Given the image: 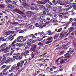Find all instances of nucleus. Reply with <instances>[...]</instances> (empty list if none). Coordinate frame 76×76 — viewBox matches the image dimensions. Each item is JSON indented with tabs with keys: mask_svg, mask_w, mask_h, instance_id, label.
I'll use <instances>...</instances> for the list:
<instances>
[{
	"mask_svg": "<svg viewBox=\"0 0 76 76\" xmlns=\"http://www.w3.org/2000/svg\"><path fill=\"white\" fill-rule=\"evenodd\" d=\"M23 37L22 36H20L18 37L16 39H15L11 44V45H10L8 47H10V49L11 48V50H15L16 48H15V43H16L17 41V42H19L21 41V39L23 38Z\"/></svg>",
	"mask_w": 76,
	"mask_h": 76,
	"instance_id": "nucleus-1",
	"label": "nucleus"
},
{
	"mask_svg": "<svg viewBox=\"0 0 76 76\" xmlns=\"http://www.w3.org/2000/svg\"><path fill=\"white\" fill-rule=\"evenodd\" d=\"M24 63V61H22L20 63L18 62L16 66L15 67V68H16V70L17 71H19L20 70V67H22Z\"/></svg>",
	"mask_w": 76,
	"mask_h": 76,
	"instance_id": "nucleus-2",
	"label": "nucleus"
},
{
	"mask_svg": "<svg viewBox=\"0 0 76 76\" xmlns=\"http://www.w3.org/2000/svg\"><path fill=\"white\" fill-rule=\"evenodd\" d=\"M10 49V47H7L5 49H4V53H7L9 52V50Z\"/></svg>",
	"mask_w": 76,
	"mask_h": 76,
	"instance_id": "nucleus-3",
	"label": "nucleus"
},
{
	"mask_svg": "<svg viewBox=\"0 0 76 76\" xmlns=\"http://www.w3.org/2000/svg\"><path fill=\"white\" fill-rule=\"evenodd\" d=\"M16 64H15L14 65H13V66H12L11 68V70H12L13 71L15 72H17L18 70H16V68H15V67H16Z\"/></svg>",
	"mask_w": 76,
	"mask_h": 76,
	"instance_id": "nucleus-4",
	"label": "nucleus"
},
{
	"mask_svg": "<svg viewBox=\"0 0 76 76\" xmlns=\"http://www.w3.org/2000/svg\"><path fill=\"white\" fill-rule=\"evenodd\" d=\"M33 47L31 49V51H34L35 50V49H36L37 48V45L35 44H33L32 45Z\"/></svg>",
	"mask_w": 76,
	"mask_h": 76,
	"instance_id": "nucleus-5",
	"label": "nucleus"
},
{
	"mask_svg": "<svg viewBox=\"0 0 76 76\" xmlns=\"http://www.w3.org/2000/svg\"><path fill=\"white\" fill-rule=\"evenodd\" d=\"M6 56L5 55H4L2 56V59L1 60V61L2 63H4L6 61Z\"/></svg>",
	"mask_w": 76,
	"mask_h": 76,
	"instance_id": "nucleus-6",
	"label": "nucleus"
},
{
	"mask_svg": "<svg viewBox=\"0 0 76 76\" xmlns=\"http://www.w3.org/2000/svg\"><path fill=\"white\" fill-rule=\"evenodd\" d=\"M15 10L16 12H18L19 13V14H20V15H23L24 13L23 12L20 11H19V10L18 9H15Z\"/></svg>",
	"mask_w": 76,
	"mask_h": 76,
	"instance_id": "nucleus-7",
	"label": "nucleus"
},
{
	"mask_svg": "<svg viewBox=\"0 0 76 76\" xmlns=\"http://www.w3.org/2000/svg\"><path fill=\"white\" fill-rule=\"evenodd\" d=\"M8 7L10 9H14L15 8V7L11 4H9L8 5Z\"/></svg>",
	"mask_w": 76,
	"mask_h": 76,
	"instance_id": "nucleus-8",
	"label": "nucleus"
},
{
	"mask_svg": "<svg viewBox=\"0 0 76 76\" xmlns=\"http://www.w3.org/2000/svg\"><path fill=\"white\" fill-rule=\"evenodd\" d=\"M74 52V50L72 48H70V49L69 51L67 52V53H70V54H72Z\"/></svg>",
	"mask_w": 76,
	"mask_h": 76,
	"instance_id": "nucleus-9",
	"label": "nucleus"
},
{
	"mask_svg": "<svg viewBox=\"0 0 76 76\" xmlns=\"http://www.w3.org/2000/svg\"><path fill=\"white\" fill-rule=\"evenodd\" d=\"M29 6V4L27 3L23 5V7L25 8V9H27V7H28Z\"/></svg>",
	"mask_w": 76,
	"mask_h": 76,
	"instance_id": "nucleus-10",
	"label": "nucleus"
},
{
	"mask_svg": "<svg viewBox=\"0 0 76 76\" xmlns=\"http://www.w3.org/2000/svg\"><path fill=\"white\" fill-rule=\"evenodd\" d=\"M38 61L42 62V63H44V62L45 61V59L43 58L39 59V60H38Z\"/></svg>",
	"mask_w": 76,
	"mask_h": 76,
	"instance_id": "nucleus-11",
	"label": "nucleus"
},
{
	"mask_svg": "<svg viewBox=\"0 0 76 76\" xmlns=\"http://www.w3.org/2000/svg\"><path fill=\"white\" fill-rule=\"evenodd\" d=\"M12 33L11 31H10L9 32H7L6 33H4V34H6L5 35H10Z\"/></svg>",
	"mask_w": 76,
	"mask_h": 76,
	"instance_id": "nucleus-12",
	"label": "nucleus"
},
{
	"mask_svg": "<svg viewBox=\"0 0 76 76\" xmlns=\"http://www.w3.org/2000/svg\"><path fill=\"white\" fill-rule=\"evenodd\" d=\"M37 3L38 4H45V3L44 2L41 1H38L37 2Z\"/></svg>",
	"mask_w": 76,
	"mask_h": 76,
	"instance_id": "nucleus-13",
	"label": "nucleus"
},
{
	"mask_svg": "<svg viewBox=\"0 0 76 76\" xmlns=\"http://www.w3.org/2000/svg\"><path fill=\"white\" fill-rule=\"evenodd\" d=\"M5 3H6L7 4H9L10 3H12V1L11 0H8L5 1Z\"/></svg>",
	"mask_w": 76,
	"mask_h": 76,
	"instance_id": "nucleus-14",
	"label": "nucleus"
},
{
	"mask_svg": "<svg viewBox=\"0 0 76 76\" xmlns=\"http://www.w3.org/2000/svg\"><path fill=\"white\" fill-rule=\"evenodd\" d=\"M64 56H66V58H67L68 59L70 58V56H69V53H68L64 54Z\"/></svg>",
	"mask_w": 76,
	"mask_h": 76,
	"instance_id": "nucleus-15",
	"label": "nucleus"
},
{
	"mask_svg": "<svg viewBox=\"0 0 76 76\" xmlns=\"http://www.w3.org/2000/svg\"><path fill=\"white\" fill-rule=\"evenodd\" d=\"M10 61H11V60H10V59L9 58V59H8L6 60L5 63L6 64H8V63H9Z\"/></svg>",
	"mask_w": 76,
	"mask_h": 76,
	"instance_id": "nucleus-16",
	"label": "nucleus"
},
{
	"mask_svg": "<svg viewBox=\"0 0 76 76\" xmlns=\"http://www.w3.org/2000/svg\"><path fill=\"white\" fill-rule=\"evenodd\" d=\"M33 19H34V20H35L37 18V16H36V13H33V16L32 17Z\"/></svg>",
	"mask_w": 76,
	"mask_h": 76,
	"instance_id": "nucleus-17",
	"label": "nucleus"
},
{
	"mask_svg": "<svg viewBox=\"0 0 76 76\" xmlns=\"http://www.w3.org/2000/svg\"><path fill=\"white\" fill-rule=\"evenodd\" d=\"M67 34V32H65L62 35H61V39H62L63 38H64V37Z\"/></svg>",
	"mask_w": 76,
	"mask_h": 76,
	"instance_id": "nucleus-18",
	"label": "nucleus"
},
{
	"mask_svg": "<svg viewBox=\"0 0 76 76\" xmlns=\"http://www.w3.org/2000/svg\"><path fill=\"white\" fill-rule=\"evenodd\" d=\"M45 7H47L49 9H50L51 7V6L47 4H45Z\"/></svg>",
	"mask_w": 76,
	"mask_h": 76,
	"instance_id": "nucleus-19",
	"label": "nucleus"
},
{
	"mask_svg": "<svg viewBox=\"0 0 76 76\" xmlns=\"http://www.w3.org/2000/svg\"><path fill=\"white\" fill-rule=\"evenodd\" d=\"M20 53H18L16 54V56H13V58H17V57L20 56Z\"/></svg>",
	"mask_w": 76,
	"mask_h": 76,
	"instance_id": "nucleus-20",
	"label": "nucleus"
},
{
	"mask_svg": "<svg viewBox=\"0 0 76 76\" xmlns=\"http://www.w3.org/2000/svg\"><path fill=\"white\" fill-rule=\"evenodd\" d=\"M52 21H53V20H51L50 21H47V22L45 23V24L46 25H48L50 23H51Z\"/></svg>",
	"mask_w": 76,
	"mask_h": 76,
	"instance_id": "nucleus-21",
	"label": "nucleus"
},
{
	"mask_svg": "<svg viewBox=\"0 0 76 76\" xmlns=\"http://www.w3.org/2000/svg\"><path fill=\"white\" fill-rule=\"evenodd\" d=\"M17 3H18V1H12V4H15V5H16Z\"/></svg>",
	"mask_w": 76,
	"mask_h": 76,
	"instance_id": "nucleus-22",
	"label": "nucleus"
},
{
	"mask_svg": "<svg viewBox=\"0 0 76 76\" xmlns=\"http://www.w3.org/2000/svg\"><path fill=\"white\" fill-rule=\"evenodd\" d=\"M52 3H53L54 5H56L57 4V2H56V0H54L52 1Z\"/></svg>",
	"mask_w": 76,
	"mask_h": 76,
	"instance_id": "nucleus-23",
	"label": "nucleus"
},
{
	"mask_svg": "<svg viewBox=\"0 0 76 76\" xmlns=\"http://www.w3.org/2000/svg\"><path fill=\"white\" fill-rule=\"evenodd\" d=\"M36 53H32L31 54V58H33L34 57V56H36Z\"/></svg>",
	"mask_w": 76,
	"mask_h": 76,
	"instance_id": "nucleus-24",
	"label": "nucleus"
},
{
	"mask_svg": "<svg viewBox=\"0 0 76 76\" xmlns=\"http://www.w3.org/2000/svg\"><path fill=\"white\" fill-rule=\"evenodd\" d=\"M69 31L70 32H73L74 31V27H70Z\"/></svg>",
	"mask_w": 76,
	"mask_h": 76,
	"instance_id": "nucleus-25",
	"label": "nucleus"
},
{
	"mask_svg": "<svg viewBox=\"0 0 76 76\" xmlns=\"http://www.w3.org/2000/svg\"><path fill=\"white\" fill-rule=\"evenodd\" d=\"M58 37H59V34H56L54 37V39H57V38H58Z\"/></svg>",
	"mask_w": 76,
	"mask_h": 76,
	"instance_id": "nucleus-26",
	"label": "nucleus"
},
{
	"mask_svg": "<svg viewBox=\"0 0 76 76\" xmlns=\"http://www.w3.org/2000/svg\"><path fill=\"white\" fill-rule=\"evenodd\" d=\"M26 13H27V14H28L29 15H32V14H33V12L30 11H27L26 12Z\"/></svg>",
	"mask_w": 76,
	"mask_h": 76,
	"instance_id": "nucleus-27",
	"label": "nucleus"
},
{
	"mask_svg": "<svg viewBox=\"0 0 76 76\" xmlns=\"http://www.w3.org/2000/svg\"><path fill=\"white\" fill-rule=\"evenodd\" d=\"M27 44L28 46L30 47L31 46V42L29 41V42H27Z\"/></svg>",
	"mask_w": 76,
	"mask_h": 76,
	"instance_id": "nucleus-28",
	"label": "nucleus"
},
{
	"mask_svg": "<svg viewBox=\"0 0 76 76\" xmlns=\"http://www.w3.org/2000/svg\"><path fill=\"white\" fill-rule=\"evenodd\" d=\"M44 22V19H41L40 21V24L41 25H42V24H43V23L42 22Z\"/></svg>",
	"mask_w": 76,
	"mask_h": 76,
	"instance_id": "nucleus-29",
	"label": "nucleus"
},
{
	"mask_svg": "<svg viewBox=\"0 0 76 76\" xmlns=\"http://www.w3.org/2000/svg\"><path fill=\"white\" fill-rule=\"evenodd\" d=\"M57 7H53V11H57Z\"/></svg>",
	"mask_w": 76,
	"mask_h": 76,
	"instance_id": "nucleus-30",
	"label": "nucleus"
},
{
	"mask_svg": "<svg viewBox=\"0 0 76 76\" xmlns=\"http://www.w3.org/2000/svg\"><path fill=\"white\" fill-rule=\"evenodd\" d=\"M9 76H17V74H15L14 75L13 73H11L9 75Z\"/></svg>",
	"mask_w": 76,
	"mask_h": 76,
	"instance_id": "nucleus-31",
	"label": "nucleus"
},
{
	"mask_svg": "<svg viewBox=\"0 0 76 76\" xmlns=\"http://www.w3.org/2000/svg\"><path fill=\"white\" fill-rule=\"evenodd\" d=\"M7 45V43H5L4 44H2L1 45L0 47H4V46H6Z\"/></svg>",
	"mask_w": 76,
	"mask_h": 76,
	"instance_id": "nucleus-32",
	"label": "nucleus"
},
{
	"mask_svg": "<svg viewBox=\"0 0 76 76\" xmlns=\"http://www.w3.org/2000/svg\"><path fill=\"white\" fill-rule=\"evenodd\" d=\"M37 45H40V46H43V45H44V44H43L41 43V42H40L38 43Z\"/></svg>",
	"mask_w": 76,
	"mask_h": 76,
	"instance_id": "nucleus-33",
	"label": "nucleus"
},
{
	"mask_svg": "<svg viewBox=\"0 0 76 76\" xmlns=\"http://www.w3.org/2000/svg\"><path fill=\"white\" fill-rule=\"evenodd\" d=\"M53 38L51 37L48 38L47 39V41H50V40H53Z\"/></svg>",
	"mask_w": 76,
	"mask_h": 76,
	"instance_id": "nucleus-34",
	"label": "nucleus"
},
{
	"mask_svg": "<svg viewBox=\"0 0 76 76\" xmlns=\"http://www.w3.org/2000/svg\"><path fill=\"white\" fill-rule=\"evenodd\" d=\"M73 22L72 18H70L69 19V21L68 22V23H71V22Z\"/></svg>",
	"mask_w": 76,
	"mask_h": 76,
	"instance_id": "nucleus-35",
	"label": "nucleus"
},
{
	"mask_svg": "<svg viewBox=\"0 0 76 76\" xmlns=\"http://www.w3.org/2000/svg\"><path fill=\"white\" fill-rule=\"evenodd\" d=\"M57 3L58 4L61 5V3H62V1L60 0H58L57 1Z\"/></svg>",
	"mask_w": 76,
	"mask_h": 76,
	"instance_id": "nucleus-36",
	"label": "nucleus"
},
{
	"mask_svg": "<svg viewBox=\"0 0 76 76\" xmlns=\"http://www.w3.org/2000/svg\"><path fill=\"white\" fill-rule=\"evenodd\" d=\"M69 23H69L68 22L66 23L65 24V26L67 28H68L69 26Z\"/></svg>",
	"mask_w": 76,
	"mask_h": 76,
	"instance_id": "nucleus-37",
	"label": "nucleus"
},
{
	"mask_svg": "<svg viewBox=\"0 0 76 76\" xmlns=\"http://www.w3.org/2000/svg\"><path fill=\"white\" fill-rule=\"evenodd\" d=\"M61 31H62V28H61L59 29L58 30V31H57V32H61Z\"/></svg>",
	"mask_w": 76,
	"mask_h": 76,
	"instance_id": "nucleus-38",
	"label": "nucleus"
},
{
	"mask_svg": "<svg viewBox=\"0 0 76 76\" xmlns=\"http://www.w3.org/2000/svg\"><path fill=\"white\" fill-rule=\"evenodd\" d=\"M49 41H47L46 42V43L47 44H50V43H51L52 42V41H49Z\"/></svg>",
	"mask_w": 76,
	"mask_h": 76,
	"instance_id": "nucleus-39",
	"label": "nucleus"
},
{
	"mask_svg": "<svg viewBox=\"0 0 76 76\" xmlns=\"http://www.w3.org/2000/svg\"><path fill=\"white\" fill-rule=\"evenodd\" d=\"M39 6L40 7L42 8V9H44L45 7V6L42 5H39Z\"/></svg>",
	"mask_w": 76,
	"mask_h": 76,
	"instance_id": "nucleus-40",
	"label": "nucleus"
},
{
	"mask_svg": "<svg viewBox=\"0 0 76 76\" xmlns=\"http://www.w3.org/2000/svg\"><path fill=\"white\" fill-rule=\"evenodd\" d=\"M25 57L26 58H29V57H29V54L27 55H25Z\"/></svg>",
	"mask_w": 76,
	"mask_h": 76,
	"instance_id": "nucleus-41",
	"label": "nucleus"
},
{
	"mask_svg": "<svg viewBox=\"0 0 76 76\" xmlns=\"http://www.w3.org/2000/svg\"><path fill=\"white\" fill-rule=\"evenodd\" d=\"M57 22V19H54L53 21V22L54 23H56Z\"/></svg>",
	"mask_w": 76,
	"mask_h": 76,
	"instance_id": "nucleus-42",
	"label": "nucleus"
},
{
	"mask_svg": "<svg viewBox=\"0 0 76 76\" xmlns=\"http://www.w3.org/2000/svg\"><path fill=\"white\" fill-rule=\"evenodd\" d=\"M10 58V59L11 61H14L15 60V59L14 58Z\"/></svg>",
	"mask_w": 76,
	"mask_h": 76,
	"instance_id": "nucleus-43",
	"label": "nucleus"
},
{
	"mask_svg": "<svg viewBox=\"0 0 76 76\" xmlns=\"http://www.w3.org/2000/svg\"><path fill=\"white\" fill-rule=\"evenodd\" d=\"M11 67V65L7 66L6 67V69L7 70Z\"/></svg>",
	"mask_w": 76,
	"mask_h": 76,
	"instance_id": "nucleus-44",
	"label": "nucleus"
},
{
	"mask_svg": "<svg viewBox=\"0 0 76 76\" xmlns=\"http://www.w3.org/2000/svg\"><path fill=\"white\" fill-rule=\"evenodd\" d=\"M15 45L17 47H20V43H19L16 44H15Z\"/></svg>",
	"mask_w": 76,
	"mask_h": 76,
	"instance_id": "nucleus-45",
	"label": "nucleus"
},
{
	"mask_svg": "<svg viewBox=\"0 0 76 76\" xmlns=\"http://www.w3.org/2000/svg\"><path fill=\"white\" fill-rule=\"evenodd\" d=\"M6 67H7V66H6V65H3L1 67V68H2V69H4V68H6Z\"/></svg>",
	"mask_w": 76,
	"mask_h": 76,
	"instance_id": "nucleus-46",
	"label": "nucleus"
},
{
	"mask_svg": "<svg viewBox=\"0 0 76 76\" xmlns=\"http://www.w3.org/2000/svg\"><path fill=\"white\" fill-rule=\"evenodd\" d=\"M43 0V1L44 2H46L47 3H49L50 2V1L49 0Z\"/></svg>",
	"mask_w": 76,
	"mask_h": 76,
	"instance_id": "nucleus-47",
	"label": "nucleus"
},
{
	"mask_svg": "<svg viewBox=\"0 0 76 76\" xmlns=\"http://www.w3.org/2000/svg\"><path fill=\"white\" fill-rule=\"evenodd\" d=\"M14 51H15V50H12L11 51V52L10 53V55H12V54H13V53H14Z\"/></svg>",
	"mask_w": 76,
	"mask_h": 76,
	"instance_id": "nucleus-48",
	"label": "nucleus"
},
{
	"mask_svg": "<svg viewBox=\"0 0 76 76\" xmlns=\"http://www.w3.org/2000/svg\"><path fill=\"white\" fill-rule=\"evenodd\" d=\"M70 6L69 5H65L64 6V7L65 8H67V7H69Z\"/></svg>",
	"mask_w": 76,
	"mask_h": 76,
	"instance_id": "nucleus-49",
	"label": "nucleus"
},
{
	"mask_svg": "<svg viewBox=\"0 0 76 76\" xmlns=\"http://www.w3.org/2000/svg\"><path fill=\"white\" fill-rule=\"evenodd\" d=\"M64 62V61L63 60H62L60 62V64H62V63H63Z\"/></svg>",
	"mask_w": 76,
	"mask_h": 76,
	"instance_id": "nucleus-50",
	"label": "nucleus"
},
{
	"mask_svg": "<svg viewBox=\"0 0 76 76\" xmlns=\"http://www.w3.org/2000/svg\"><path fill=\"white\" fill-rule=\"evenodd\" d=\"M67 39H68V38H66L64 39V40H63V41H65L64 42H67V40H67Z\"/></svg>",
	"mask_w": 76,
	"mask_h": 76,
	"instance_id": "nucleus-51",
	"label": "nucleus"
},
{
	"mask_svg": "<svg viewBox=\"0 0 76 76\" xmlns=\"http://www.w3.org/2000/svg\"><path fill=\"white\" fill-rule=\"evenodd\" d=\"M29 49V47L28 46H26L25 47V50H28Z\"/></svg>",
	"mask_w": 76,
	"mask_h": 76,
	"instance_id": "nucleus-52",
	"label": "nucleus"
},
{
	"mask_svg": "<svg viewBox=\"0 0 76 76\" xmlns=\"http://www.w3.org/2000/svg\"><path fill=\"white\" fill-rule=\"evenodd\" d=\"M66 4H69V5H70V4H71V3H70V2L69 1H67L66 3Z\"/></svg>",
	"mask_w": 76,
	"mask_h": 76,
	"instance_id": "nucleus-53",
	"label": "nucleus"
},
{
	"mask_svg": "<svg viewBox=\"0 0 76 76\" xmlns=\"http://www.w3.org/2000/svg\"><path fill=\"white\" fill-rule=\"evenodd\" d=\"M44 11H46V12H47V10H48V8H45V7L44 9Z\"/></svg>",
	"mask_w": 76,
	"mask_h": 76,
	"instance_id": "nucleus-54",
	"label": "nucleus"
},
{
	"mask_svg": "<svg viewBox=\"0 0 76 76\" xmlns=\"http://www.w3.org/2000/svg\"><path fill=\"white\" fill-rule=\"evenodd\" d=\"M64 10L65 11V12H67L69 10V9L68 8H66L64 9Z\"/></svg>",
	"mask_w": 76,
	"mask_h": 76,
	"instance_id": "nucleus-55",
	"label": "nucleus"
},
{
	"mask_svg": "<svg viewBox=\"0 0 76 76\" xmlns=\"http://www.w3.org/2000/svg\"><path fill=\"white\" fill-rule=\"evenodd\" d=\"M7 69L6 68L5 69H4L3 71V73H4L6 72V71H7Z\"/></svg>",
	"mask_w": 76,
	"mask_h": 76,
	"instance_id": "nucleus-56",
	"label": "nucleus"
},
{
	"mask_svg": "<svg viewBox=\"0 0 76 76\" xmlns=\"http://www.w3.org/2000/svg\"><path fill=\"white\" fill-rule=\"evenodd\" d=\"M58 12H60V13L61 12H62V9H59L58 10Z\"/></svg>",
	"mask_w": 76,
	"mask_h": 76,
	"instance_id": "nucleus-57",
	"label": "nucleus"
},
{
	"mask_svg": "<svg viewBox=\"0 0 76 76\" xmlns=\"http://www.w3.org/2000/svg\"><path fill=\"white\" fill-rule=\"evenodd\" d=\"M75 22L71 23V24H72L71 26H72V27H73V26H74L75 25Z\"/></svg>",
	"mask_w": 76,
	"mask_h": 76,
	"instance_id": "nucleus-58",
	"label": "nucleus"
},
{
	"mask_svg": "<svg viewBox=\"0 0 76 76\" xmlns=\"http://www.w3.org/2000/svg\"><path fill=\"white\" fill-rule=\"evenodd\" d=\"M34 36V35L33 34H31L30 35H29L28 36H27V37H32V36Z\"/></svg>",
	"mask_w": 76,
	"mask_h": 76,
	"instance_id": "nucleus-59",
	"label": "nucleus"
},
{
	"mask_svg": "<svg viewBox=\"0 0 76 76\" xmlns=\"http://www.w3.org/2000/svg\"><path fill=\"white\" fill-rule=\"evenodd\" d=\"M25 31V30H21L19 32V33H22V32H23Z\"/></svg>",
	"mask_w": 76,
	"mask_h": 76,
	"instance_id": "nucleus-60",
	"label": "nucleus"
},
{
	"mask_svg": "<svg viewBox=\"0 0 76 76\" xmlns=\"http://www.w3.org/2000/svg\"><path fill=\"white\" fill-rule=\"evenodd\" d=\"M53 34H54V32H51V33H49L48 34V35H53Z\"/></svg>",
	"mask_w": 76,
	"mask_h": 76,
	"instance_id": "nucleus-61",
	"label": "nucleus"
},
{
	"mask_svg": "<svg viewBox=\"0 0 76 76\" xmlns=\"http://www.w3.org/2000/svg\"><path fill=\"white\" fill-rule=\"evenodd\" d=\"M35 26H36V27H39V24H38V23H37L35 25Z\"/></svg>",
	"mask_w": 76,
	"mask_h": 76,
	"instance_id": "nucleus-62",
	"label": "nucleus"
},
{
	"mask_svg": "<svg viewBox=\"0 0 76 76\" xmlns=\"http://www.w3.org/2000/svg\"><path fill=\"white\" fill-rule=\"evenodd\" d=\"M0 8H4V5H0Z\"/></svg>",
	"mask_w": 76,
	"mask_h": 76,
	"instance_id": "nucleus-63",
	"label": "nucleus"
},
{
	"mask_svg": "<svg viewBox=\"0 0 76 76\" xmlns=\"http://www.w3.org/2000/svg\"><path fill=\"white\" fill-rule=\"evenodd\" d=\"M19 50H20V48H17L16 49V50L17 52H18V51H19Z\"/></svg>",
	"mask_w": 76,
	"mask_h": 76,
	"instance_id": "nucleus-64",
	"label": "nucleus"
}]
</instances>
